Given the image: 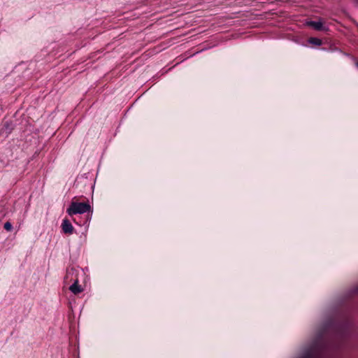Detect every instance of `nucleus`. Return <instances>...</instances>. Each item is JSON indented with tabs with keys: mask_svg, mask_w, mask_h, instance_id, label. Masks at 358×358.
I'll list each match as a JSON object with an SVG mask.
<instances>
[{
	"mask_svg": "<svg viewBox=\"0 0 358 358\" xmlns=\"http://www.w3.org/2000/svg\"><path fill=\"white\" fill-rule=\"evenodd\" d=\"M323 332H318L316 338L311 345L306 349L299 358H322V352L325 347L322 339Z\"/></svg>",
	"mask_w": 358,
	"mask_h": 358,
	"instance_id": "obj_1",
	"label": "nucleus"
},
{
	"mask_svg": "<svg viewBox=\"0 0 358 358\" xmlns=\"http://www.w3.org/2000/svg\"><path fill=\"white\" fill-rule=\"evenodd\" d=\"M90 209L91 207L87 203H78L73 201L68 208L66 212L71 216L76 214H83L89 212Z\"/></svg>",
	"mask_w": 358,
	"mask_h": 358,
	"instance_id": "obj_2",
	"label": "nucleus"
},
{
	"mask_svg": "<svg viewBox=\"0 0 358 358\" xmlns=\"http://www.w3.org/2000/svg\"><path fill=\"white\" fill-rule=\"evenodd\" d=\"M62 230L64 234H71L73 231V227L68 220H64L62 224Z\"/></svg>",
	"mask_w": 358,
	"mask_h": 358,
	"instance_id": "obj_3",
	"label": "nucleus"
},
{
	"mask_svg": "<svg viewBox=\"0 0 358 358\" xmlns=\"http://www.w3.org/2000/svg\"><path fill=\"white\" fill-rule=\"evenodd\" d=\"M69 289L75 294H79L83 291V289L78 283V280H76L74 283L70 286Z\"/></svg>",
	"mask_w": 358,
	"mask_h": 358,
	"instance_id": "obj_4",
	"label": "nucleus"
},
{
	"mask_svg": "<svg viewBox=\"0 0 358 358\" xmlns=\"http://www.w3.org/2000/svg\"><path fill=\"white\" fill-rule=\"evenodd\" d=\"M307 24L317 31L323 29V25L321 22L310 21L307 23Z\"/></svg>",
	"mask_w": 358,
	"mask_h": 358,
	"instance_id": "obj_5",
	"label": "nucleus"
},
{
	"mask_svg": "<svg viewBox=\"0 0 358 358\" xmlns=\"http://www.w3.org/2000/svg\"><path fill=\"white\" fill-rule=\"evenodd\" d=\"M309 42L315 45H320L322 44L321 40L317 38H310Z\"/></svg>",
	"mask_w": 358,
	"mask_h": 358,
	"instance_id": "obj_6",
	"label": "nucleus"
},
{
	"mask_svg": "<svg viewBox=\"0 0 358 358\" xmlns=\"http://www.w3.org/2000/svg\"><path fill=\"white\" fill-rule=\"evenodd\" d=\"M13 227H12V224L11 223H10L9 222H6L5 224H4V229L7 231H10L12 229Z\"/></svg>",
	"mask_w": 358,
	"mask_h": 358,
	"instance_id": "obj_7",
	"label": "nucleus"
},
{
	"mask_svg": "<svg viewBox=\"0 0 358 358\" xmlns=\"http://www.w3.org/2000/svg\"><path fill=\"white\" fill-rule=\"evenodd\" d=\"M3 127L8 128V122L5 123Z\"/></svg>",
	"mask_w": 358,
	"mask_h": 358,
	"instance_id": "obj_8",
	"label": "nucleus"
},
{
	"mask_svg": "<svg viewBox=\"0 0 358 358\" xmlns=\"http://www.w3.org/2000/svg\"><path fill=\"white\" fill-rule=\"evenodd\" d=\"M356 65H357V66L358 67V62H357Z\"/></svg>",
	"mask_w": 358,
	"mask_h": 358,
	"instance_id": "obj_9",
	"label": "nucleus"
}]
</instances>
